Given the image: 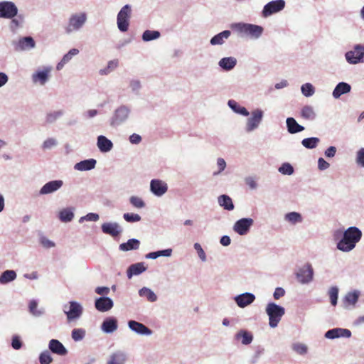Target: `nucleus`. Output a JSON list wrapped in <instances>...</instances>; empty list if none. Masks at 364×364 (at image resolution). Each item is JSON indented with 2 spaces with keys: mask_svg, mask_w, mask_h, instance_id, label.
I'll return each mask as SVG.
<instances>
[{
  "mask_svg": "<svg viewBox=\"0 0 364 364\" xmlns=\"http://www.w3.org/2000/svg\"><path fill=\"white\" fill-rule=\"evenodd\" d=\"M231 31L225 30L211 38L210 43L212 46H221L230 38Z\"/></svg>",
  "mask_w": 364,
  "mask_h": 364,
  "instance_id": "obj_33",
  "label": "nucleus"
},
{
  "mask_svg": "<svg viewBox=\"0 0 364 364\" xmlns=\"http://www.w3.org/2000/svg\"><path fill=\"white\" fill-rule=\"evenodd\" d=\"M16 277L17 274L14 270H6L0 275V284H6L14 281Z\"/></svg>",
  "mask_w": 364,
  "mask_h": 364,
  "instance_id": "obj_43",
  "label": "nucleus"
},
{
  "mask_svg": "<svg viewBox=\"0 0 364 364\" xmlns=\"http://www.w3.org/2000/svg\"><path fill=\"white\" fill-rule=\"evenodd\" d=\"M147 269V267L144 262H137L131 264L127 270V276L131 279L133 276L139 275L144 272Z\"/></svg>",
  "mask_w": 364,
  "mask_h": 364,
  "instance_id": "obj_28",
  "label": "nucleus"
},
{
  "mask_svg": "<svg viewBox=\"0 0 364 364\" xmlns=\"http://www.w3.org/2000/svg\"><path fill=\"white\" fill-rule=\"evenodd\" d=\"M11 21L9 24V28L13 33H16L22 28L25 23V16L23 14H18L16 16L9 18Z\"/></svg>",
  "mask_w": 364,
  "mask_h": 364,
  "instance_id": "obj_24",
  "label": "nucleus"
},
{
  "mask_svg": "<svg viewBox=\"0 0 364 364\" xmlns=\"http://www.w3.org/2000/svg\"><path fill=\"white\" fill-rule=\"evenodd\" d=\"M253 224V219L250 218H243L235 223L232 229L239 235H245L249 232Z\"/></svg>",
  "mask_w": 364,
  "mask_h": 364,
  "instance_id": "obj_12",
  "label": "nucleus"
},
{
  "mask_svg": "<svg viewBox=\"0 0 364 364\" xmlns=\"http://www.w3.org/2000/svg\"><path fill=\"white\" fill-rule=\"evenodd\" d=\"M279 172L283 175L290 176L294 173V167L287 162L283 163L278 169Z\"/></svg>",
  "mask_w": 364,
  "mask_h": 364,
  "instance_id": "obj_53",
  "label": "nucleus"
},
{
  "mask_svg": "<svg viewBox=\"0 0 364 364\" xmlns=\"http://www.w3.org/2000/svg\"><path fill=\"white\" fill-rule=\"evenodd\" d=\"M22 341L18 335H14L11 338V346L14 350H19L22 347Z\"/></svg>",
  "mask_w": 364,
  "mask_h": 364,
  "instance_id": "obj_61",
  "label": "nucleus"
},
{
  "mask_svg": "<svg viewBox=\"0 0 364 364\" xmlns=\"http://www.w3.org/2000/svg\"><path fill=\"white\" fill-rule=\"evenodd\" d=\"M97 161L89 159L80 161L74 165V169L79 171H88L95 168Z\"/></svg>",
  "mask_w": 364,
  "mask_h": 364,
  "instance_id": "obj_29",
  "label": "nucleus"
},
{
  "mask_svg": "<svg viewBox=\"0 0 364 364\" xmlns=\"http://www.w3.org/2000/svg\"><path fill=\"white\" fill-rule=\"evenodd\" d=\"M74 208H66L59 212L58 218L63 223H69L74 218Z\"/></svg>",
  "mask_w": 364,
  "mask_h": 364,
  "instance_id": "obj_42",
  "label": "nucleus"
},
{
  "mask_svg": "<svg viewBox=\"0 0 364 364\" xmlns=\"http://www.w3.org/2000/svg\"><path fill=\"white\" fill-rule=\"evenodd\" d=\"M217 166L218 168V171L213 173V176H216L220 174L222 171L225 170L226 168V162L223 158H218L217 159Z\"/></svg>",
  "mask_w": 364,
  "mask_h": 364,
  "instance_id": "obj_63",
  "label": "nucleus"
},
{
  "mask_svg": "<svg viewBox=\"0 0 364 364\" xmlns=\"http://www.w3.org/2000/svg\"><path fill=\"white\" fill-rule=\"evenodd\" d=\"M52 70L51 66H43L36 69L31 77L33 84L44 86L50 80Z\"/></svg>",
  "mask_w": 364,
  "mask_h": 364,
  "instance_id": "obj_6",
  "label": "nucleus"
},
{
  "mask_svg": "<svg viewBox=\"0 0 364 364\" xmlns=\"http://www.w3.org/2000/svg\"><path fill=\"white\" fill-rule=\"evenodd\" d=\"M127 356L122 350H116L111 353L106 364H125Z\"/></svg>",
  "mask_w": 364,
  "mask_h": 364,
  "instance_id": "obj_26",
  "label": "nucleus"
},
{
  "mask_svg": "<svg viewBox=\"0 0 364 364\" xmlns=\"http://www.w3.org/2000/svg\"><path fill=\"white\" fill-rule=\"evenodd\" d=\"M256 297L254 294L250 292H245L238 294L234 297V301L240 308H245L252 304Z\"/></svg>",
  "mask_w": 364,
  "mask_h": 364,
  "instance_id": "obj_20",
  "label": "nucleus"
},
{
  "mask_svg": "<svg viewBox=\"0 0 364 364\" xmlns=\"http://www.w3.org/2000/svg\"><path fill=\"white\" fill-rule=\"evenodd\" d=\"M235 338L240 340L242 344L247 346L252 342L253 335L247 330H240L235 335Z\"/></svg>",
  "mask_w": 364,
  "mask_h": 364,
  "instance_id": "obj_38",
  "label": "nucleus"
},
{
  "mask_svg": "<svg viewBox=\"0 0 364 364\" xmlns=\"http://www.w3.org/2000/svg\"><path fill=\"white\" fill-rule=\"evenodd\" d=\"M292 348L300 355H304L307 353V346L303 343H294Z\"/></svg>",
  "mask_w": 364,
  "mask_h": 364,
  "instance_id": "obj_62",
  "label": "nucleus"
},
{
  "mask_svg": "<svg viewBox=\"0 0 364 364\" xmlns=\"http://www.w3.org/2000/svg\"><path fill=\"white\" fill-rule=\"evenodd\" d=\"M284 220L291 225L301 223L303 221L302 215L298 212H290L284 215Z\"/></svg>",
  "mask_w": 364,
  "mask_h": 364,
  "instance_id": "obj_45",
  "label": "nucleus"
},
{
  "mask_svg": "<svg viewBox=\"0 0 364 364\" xmlns=\"http://www.w3.org/2000/svg\"><path fill=\"white\" fill-rule=\"evenodd\" d=\"M228 105L236 114L244 117H247L250 115L249 111L245 107L241 106L234 100H229L228 102Z\"/></svg>",
  "mask_w": 364,
  "mask_h": 364,
  "instance_id": "obj_35",
  "label": "nucleus"
},
{
  "mask_svg": "<svg viewBox=\"0 0 364 364\" xmlns=\"http://www.w3.org/2000/svg\"><path fill=\"white\" fill-rule=\"evenodd\" d=\"M245 183L250 187L252 190H255L257 188V183L255 178L252 176L246 177L245 179Z\"/></svg>",
  "mask_w": 364,
  "mask_h": 364,
  "instance_id": "obj_64",
  "label": "nucleus"
},
{
  "mask_svg": "<svg viewBox=\"0 0 364 364\" xmlns=\"http://www.w3.org/2000/svg\"><path fill=\"white\" fill-rule=\"evenodd\" d=\"M360 295V292L358 290H353L351 291H348L343 298V302L345 308H348L349 306L354 307L357 304L359 296Z\"/></svg>",
  "mask_w": 364,
  "mask_h": 364,
  "instance_id": "obj_25",
  "label": "nucleus"
},
{
  "mask_svg": "<svg viewBox=\"0 0 364 364\" xmlns=\"http://www.w3.org/2000/svg\"><path fill=\"white\" fill-rule=\"evenodd\" d=\"M117 328V320L114 317L106 318L101 325V330L106 333H112L115 331Z\"/></svg>",
  "mask_w": 364,
  "mask_h": 364,
  "instance_id": "obj_27",
  "label": "nucleus"
},
{
  "mask_svg": "<svg viewBox=\"0 0 364 364\" xmlns=\"http://www.w3.org/2000/svg\"><path fill=\"white\" fill-rule=\"evenodd\" d=\"M363 233L356 226H350L343 230H336L333 232V238L336 242V248L343 252L352 251L360 241Z\"/></svg>",
  "mask_w": 364,
  "mask_h": 364,
  "instance_id": "obj_1",
  "label": "nucleus"
},
{
  "mask_svg": "<svg viewBox=\"0 0 364 364\" xmlns=\"http://www.w3.org/2000/svg\"><path fill=\"white\" fill-rule=\"evenodd\" d=\"M13 44L15 50L18 51L30 50L36 47V42L31 36L20 38Z\"/></svg>",
  "mask_w": 364,
  "mask_h": 364,
  "instance_id": "obj_15",
  "label": "nucleus"
},
{
  "mask_svg": "<svg viewBox=\"0 0 364 364\" xmlns=\"http://www.w3.org/2000/svg\"><path fill=\"white\" fill-rule=\"evenodd\" d=\"M287 129L289 134H296L304 130V127L297 123L294 117H288L286 119Z\"/></svg>",
  "mask_w": 364,
  "mask_h": 364,
  "instance_id": "obj_34",
  "label": "nucleus"
},
{
  "mask_svg": "<svg viewBox=\"0 0 364 364\" xmlns=\"http://www.w3.org/2000/svg\"><path fill=\"white\" fill-rule=\"evenodd\" d=\"M70 308L68 311L64 310V313L69 321L78 319L82 314V306L77 301H71L69 302Z\"/></svg>",
  "mask_w": 364,
  "mask_h": 364,
  "instance_id": "obj_13",
  "label": "nucleus"
},
{
  "mask_svg": "<svg viewBox=\"0 0 364 364\" xmlns=\"http://www.w3.org/2000/svg\"><path fill=\"white\" fill-rule=\"evenodd\" d=\"M298 281L302 284L310 283L313 280L314 269L310 263H306L302 267L299 268L296 273Z\"/></svg>",
  "mask_w": 364,
  "mask_h": 364,
  "instance_id": "obj_11",
  "label": "nucleus"
},
{
  "mask_svg": "<svg viewBox=\"0 0 364 364\" xmlns=\"http://www.w3.org/2000/svg\"><path fill=\"white\" fill-rule=\"evenodd\" d=\"M265 312L269 318V327L274 328L278 326L285 314V309L276 303L269 302L266 306Z\"/></svg>",
  "mask_w": 364,
  "mask_h": 364,
  "instance_id": "obj_4",
  "label": "nucleus"
},
{
  "mask_svg": "<svg viewBox=\"0 0 364 364\" xmlns=\"http://www.w3.org/2000/svg\"><path fill=\"white\" fill-rule=\"evenodd\" d=\"M161 33L158 31L146 30L142 34V40L145 42H149L158 39Z\"/></svg>",
  "mask_w": 364,
  "mask_h": 364,
  "instance_id": "obj_48",
  "label": "nucleus"
},
{
  "mask_svg": "<svg viewBox=\"0 0 364 364\" xmlns=\"http://www.w3.org/2000/svg\"><path fill=\"white\" fill-rule=\"evenodd\" d=\"M264 117V112L261 109H255L250 113L245 122V131L251 133L257 129L261 124Z\"/></svg>",
  "mask_w": 364,
  "mask_h": 364,
  "instance_id": "obj_8",
  "label": "nucleus"
},
{
  "mask_svg": "<svg viewBox=\"0 0 364 364\" xmlns=\"http://www.w3.org/2000/svg\"><path fill=\"white\" fill-rule=\"evenodd\" d=\"M345 56L347 62L350 64L364 62L363 53H362L360 44L355 45L353 50L348 51Z\"/></svg>",
  "mask_w": 364,
  "mask_h": 364,
  "instance_id": "obj_14",
  "label": "nucleus"
},
{
  "mask_svg": "<svg viewBox=\"0 0 364 364\" xmlns=\"http://www.w3.org/2000/svg\"><path fill=\"white\" fill-rule=\"evenodd\" d=\"M130 203L136 208H143L145 207L144 200L138 196H131L129 198Z\"/></svg>",
  "mask_w": 364,
  "mask_h": 364,
  "instance_id": "obj_58",
  "label": "nucleus"
},
{
  "mask_svg": "<svg viewBox=\"0 0 364 364\" xmlns=\"http://www.w3.org/2000/svg\"><path fill=\"white\" fill-rule=\"evenodd\" d=\"M58 142L56 139L49 137L46 139L42 144V149L44 150L51 149L58 145Z\"/></svg>",
  "mask_w": 364,
  "mask_h": 364,
  "instance_id": "obj_55",
  "label": "nucleus"
},
{
  "mask_svg": "<svg viewBox=\"0 0 364 364\" xmlns=\"http://www.w3.org/2000/svg\"><path fill=\"white\" fill-rule=\"evenodd\" d=\"M18 8L14 2L11 1H0V18H12L16 16Z\"/></svg>",
  "mask_w": 364,
  "mask_h": 364,
  "instance_id": "obj_10",
  "label": "nucleus"
},
{
  "mask_svg": "<svg viewBox=\"0 0 364 364\" xmlns=\"http://www.w3.org/2000/svg\"><path fill=\"white\" fill-rule=\"evenodd\" d=\"M48 349L53 353L58 355H65L68 353V350L63 344L57 339H51L48 343Z\"/></svg>",
  "mask_w": 364,
  "mask_h": 364,
  "instance_id": "obj_23",
  "label": "nucleus"
},
{
  "mask_svg": "<svg viewBox=\"0 0 364 364\" xmlns=\"http://www.w3.org/2000/svg\"><path fill=\"white\" fill-rule=\"evenodd\" d=\"M351 90V86L350 84L341 82L336 85L334 90H333L332 95L335 99H338L342 95L347 94Z\"/></svg>",
  "mask_w": 364,
  "mask_h": 364,
  "instance_id": "obj_31",
  "label": "nucleus"
},
{
  "mask_svg": "<svg viewBox=\"0 0 364 364\" xmlns=\"http://www.w3.org/2000/svg\"><path fill=\"white\" fill-rule=\"evenodd\" d=\"M129 88L135 95H139L141 89V83L139 80L133 79L129 82Z\"/></svg>",
  "mask_w": 364,
  "mask_h": 364,
  "instance_id": "obj_56",
  "label": "nucleus"
},
{
  "mask_svg": "<svg viewBox=\"0 0 364 364\" xmlns=\"http://www.w3.org/2000/svg\"><path fill=\"white\" fill-rule=\"evenodd\" d=\"M328 296L332 306H335L338 302V288L337 287H332L328 290Z\"/></svg>",
  "mask_w": 364,
  "mask_h": 364,
  "instance_id": "obj_51",
  "label": "nucleus"
},
{
  "mask_svg": "<svg viewBox=\"0 0 364 364\" xmlns=\"http://www.w3.org/2000/svg\"><path fill=\"white\" fill-rule=\"evenodd\" d=\"M97 146L102 153H107L112 149L113 143L105 136L100 135L97 139Z\"/></svg>",
  "mask_w": 364,
  "mask_h": 364,
  "instance_id": "obj_30",
  "label": "nucleus"
},
{
  "mask_svg": "<svg viewBox=\"0 0 364 364\" xmlns=\"http://www.w3.org/2000/svg\"><path fill=\"white\" fill-rule=\"evenodd\" d=\"M131 16L132 6L129 4L124 5L118 12L117 16V25L121 32L128 31Z\"/></svg>",
  "mask_w": 364,
  "mask_h": 364,
  "instance_id": "obj_7",
  "label": "nucleus"
},
{
  "mask_svg": "<svg viewBox=\"0 0 364 364\" xmlns=\"http://www.w3.org/2000/svg\"><path fill=\"white\" fill-rule=\"evenodd\" d=\"M103 233L109 235L113 237H117L122 232V228L117 222L104 223L101 225Z\"/></svg>",
  "mask_w": 364,
  "mask_h": 364,
  "instance_id": "obj_18",
  "label": "nucleus"
},
{
  "mask_svg": "<svg viewBox=\"0 0 364 364\" xmlns=\"http://www.w3.org/2000/svg\"><path fill=\"white\" fill-rule=\"evenodd\" d=\"M28 311L32 316L40 317L45 314V309L43 307L38 308L37 301L32 299L28 304Z\"/></svg>",
  "mask_w": 364,
  "mask_h": 364,
  "instance_id": "obj_39",
  "label": "nucleus"
},
{
  "mask_svg": "<svg viewBox=\"0 0 364 364\" xmlns=\"http://www.w3.org/2000/svg\"><path fill=\"white\" fill-rule=\"evenodd\" d=\"M79 50L77 48L70 49L66 54L63 55L61 60L57 64L56 69L60 70L65 66V64L69 63L72 58L79 53Z\"/></svg>",
  "mask_w": 364,
  "mask_h": 364,
  "instance_id": "obj_36",
  "label": "nucleus"
},
{
  "mask_svg": "<svg viewBox=\"0 0 364 364\" xmlns=\"http://www.w3.org/2000/svg\"><path fill=\"white\" fill-rule=\"evenodd\" d=\"M87 18V14L85 11L72 13L64 28L65 33L69 35L81 31L86 24Z\"/></svg>",
  "mask_w": 364,
  "mask_h": 364,
  "instance_id": "obj_2",
  "label": "nucleus"
},
{
  "mask_svg": "<svg viewBox=\"0 0 364 364\" xmlns=\"http://www.w3.org/2000/svg\"><path fill=\"white\" fill-rule=\"evenodd\" d=\"M127 325L132 331L138 335L149 336L153 333L149 328L140 322L130 320L128 321Z\"/></svg>",
  "mask_w": 364,
  "mask_h": 364,
  "instance_id": "obj_17",
  "label": "nucleus"
},
{
  "mask_svg": "<svg viewBox=\"0 0 364 364\" xmlns=\"http://www.w3.org/2000/svg\"><path fill=\"white\" fill-rule=\"evenodd\" d=\"M64 111L63 109L53 111L48 113L46 116V122L48 124H53L56 120L60 119L64 114Z\"/></svg>",
  "mask_w": 364,
  "mask_h": 364,
  "instance_id": "obj_47",
  "label": "nucleus"
},
{
  "mask_svg": "<svg viewBox=\"0 0 364 364\" xmlns=\"http://www.w3.org/2000/svg\"><path fill=\"white\" fill-rule=\"evenodd\" d=\"M231 28L237 31L241 37L258 39L262 35L264 28L259 25L247 23H235Z\"/></svg>",
  "mask_w": 364,
  "mask_h": 364,
  "instance_id": "obj_3",
  "label": "nucleus"
},
{
  "mask_svg": "<svg viewBox=\"0 0 364 364\" xmlns=\"http://www.w3.org/2000/svg\"><path fill=\"white\" fill-rule=\"evenodd\" d=\"M123 218L128 223H136L141 220V218L136 213H124Z\"/></svg>",
  "mask_w": 364,
  "mask_h": 364,
  "instance_id": "obj_57",
  "label": "nucleus"
},
{
  "mask_svg": "<svg viewBox=\"0 0 364 364\" xmlns=\"http://www.w3.org/2000/svg\"><path fill=\"white\" fill-rule=\"evenodd\" d=\"M172 249L168 248L162 250H159L156 252H151L145 255L146 259H156L159 257H171L172 255Z\"/></svg>",
  "mask_w": 364,
  "mask_h": 364,
  "instance_id": "obj_44",
  "label": "nucleus"
},
{
  "mask_svg": "<svg viewBox=\"0 0 364 364\" xmlns=\"http://www.w3.org/2000/svg\"><path fill=\"white\" fill-rule=\"evenodd\" d=\"M218 204L225 210L230 211L235 208L231 198L228 195H221L218 198Z\"/></svg>",
  "mask_w": 364,
  "mask_h": 364,
  "instance_id": "obj_40",
  "label": "nucleus"
},
{
  "mask_svg": "<svg viewBox=\"0 0 364 364\" xmlns=\"http://www.w3.org/2000/svg\"><path fill=\"white\" fill-rule=\"evenodd\" d=\"M301 116L305 119L314 120L316 114L313 107L306 105L301 110Z\"/></svg>",
  "mask_w": 364,
  "mask_h": 364,
  "instance_id": "obj_46",
  "label": "nucleus"
},
{
  "mask_svg": "<svg viewBox=\"0 0 364 364\" xmlns=\"http://www.w3.org/2000/svg\"><path fill=\"white\" fill-rule=\"evenodd\" d=\"M39 362L41 364H50L53 362V358L48 350H46L41 353Z\"/></svg>",
  "mask_w": 364,
  "mask_h": 364,
  "instance_id": "obj_54",
  "label": "nucleus"
},
{
  "mask_svg": "<svg viewBox=\"0 0 364 364\" xmlns=\"http://www.w3.org/2000/svg\"><path fill=\"white\" fill-rule=\"evenodd\" d=\"M139 295L140 297L145 298L149 302H155L158 299L153 290L145 287L139 290Z\"/></svg>",
  "mask_w": 364,
  "mask_h": 364,
  "instance_id": "obj_41",
  "label": "nucleus"
},
{
  "mask_svg": "<svg viewBox=\"0 0 364 364\" xmlns=\"http://www.w3.org/2000/svg\"><path fill=\"white\" fill-rule=\"evenodd\" d=\"M168 191L167 183L160 179H152L150 181V191L157 197H161Z\"/></svg>",
  "mask_w": 364,
  "mask_h": 364,
  "instance_id": "obj_16",
  "label": "nucleus"
},
{
  "mask_svg": "<svg viewBox=\"0 0 364 364\" xmlns=\"http://www.w3.org/2000/svg\"><path fill=\"white\" fill-rule=\"evenodd\" d=\"M131 108L125 105L117 107L110 118L109 124L113 127H119L125 123L129 118Z\"/></svg>",
  "mask_w": 364,
  "mask_h": 364,
  "instance_id": "obj_5",
  "label": "nucleus"
},
{
  "mask_svg": "<svg viewBox=\"0 0 364 364\" xmlns=\"http://www.w3.org/2000/svg\"><path fill=\"white\" fill-rule=\"evenodd\" d=\"M193 247L196 250V251L197 252L198 256L199 257L200 260L203 262H206L207 261L206 255H205V252H204L203 249L202 248V246L199 243L196 242L193 245Z\"/></svg>",
  "mask_w": 364,
  "mask_h": 364,
  "instance_id": "obj_60",
  "label": "nucleus"
},
{
  "mask_svg": "<svg viewBox=\"0 0 364 364\" xmlns=\"http://www.w3.org/2000/svg\"><path fill=\"white\" fill-rule=\"evenodd\" d=\"M63 185L62 180H53L45 183L39 191V195H48L58 191Z\"/></svg>",
  "mask_w": 364,
  "mask_h": 364,
  "instance_id": "obj_19",
  "label": "nucleus"
},
{
  "mask_svg": "<svg viewBox=\"0 0 364 364\" xmlns=\"http://www.w3.org/2000/svg\"><path fill=\"white\" fill-rule=\"evenodd\" d=\"M286 6L284 0H272L266 4L262 10L263 18L269 17L275 14L282 11Z\"/></svg>",
  "mask_w": 364,
  "mask_h": 364,
  "instance_id": "obj_9",
  "label": "nucleus"
},
{
  "mask_svg": "<svg viewBox=\"0 0 364 364\" xmlns=\"http://www.w3.org/2000/svg\"><path fill=\"white\" fill-rule=\"evenodd\" d=\"M85 330L83 328H74L72 331L71 337L75 341H80L85 336Z\"/></svg>",
  "mask_w": 364,
  "mask_h": 364,
  "instance_id": "obj_52",
  "label": "nucleus"
},
{
  "mask_svg": "<svg viewBox=\"0 0 364 364\" xmlns=\"http://www.w3.org/2000/svg\"><path fill=\"white\" fill-rule=\"evenodd\" d=\"M355 163L358 166L364 168V147L359 149L355 155Z\"/></svg>",
  "mask_w": 364,
  "mask_h": 364,
  "instance_id": "obj_59",
  "label": "nucleus"
},
{
  "mask_svg": "<svg viewBox=\"0 0 364 364\" xmlns=\"http://www.w3.org/2000/svg\"><path fill=\"white\" fill-rule=\"evenodd\" d=\"M301 92L304 96L309 97L315 93V88L312 84L306 82L301 85Z\"/></svg>",
  "mask_w": 364,
  "mask_h": 364,
  "instance_id": "obj_50",
  "label": "nucleus"
},
{
  "mask_svg": "<svg viewBox=\"0 0 364 364\" xmlns=\"http://www.w3.org/2000/svg\"><path fill=\"white\" fill-rule=\"evenodd\" d=\"M320 139L318 137L305 138L301 141V144L306 149H312L316 148Z\"/></svg>",
  "mask_w": 364,
  "mask_h": 364,
  "instance_id": "obj_49",
  "label": "nucleus"
},
{
  "mask_svg": "<svg viewBox=\"0 0 364 364\" xmlns=\"http://www.w3.org/2000/svg\"><path fill=\"white\" fill-rule=\"evenodd\" d=\"M114 306L112 299L107 296H101L95 299V306L100 312H106Z\"/></svg>",
  "mask_w": 364,
  "mask_h": 364,
  "instance_id": "obj_22",
  "label": "nucleus"
},
{
  "mask_svg": "<svg viewBox=\"0 0 364 364\" xmlns=\"http://www.w3.org/2000/svg\"><path fill=\"white\" fill-rule=\"evenodd\" d=\"M237 62L235 57H224L218 61V65L225 71H230L236 66Z\"/></svg>",
  "mask_w": 364,
  "mask_h": 364,
  "instance_id": "obj_32",
  "label": "nucleus"
},
{
  "mask_svg": "<svg viewBox=\"0 0 364 364\" xmlns=\"http://www.w3.org/2000/svg\"><path fill=\"white\" fill-rule=\"evenodd\" d=\"M328 339H335L338 338H350L351 331L347 328H334L327 331L324 335Z\"/></svg>",
  "mask_w": 364,
  "mask_h": 364,
  "instance_id": "obj_21",
  "label": "nucleus"
},
{
  "mask_svg": "<svg viewBox=\"0 0 364 364\" xmlns=\"http://www.w3.org/2000/svg\"><path fill=\"white\" fill-rule=\"evenodd\" d=\"M140 241L138 239L132 238L129 239L127 242H124L119 245V249L123 252H127L130 250H136L139 248Z\"/></svg>",
  "mask_w": 364,
  "mask_h": 364,
  "instance_id": "obj_37",
  "label": "nucleus"
}]
</instances>
